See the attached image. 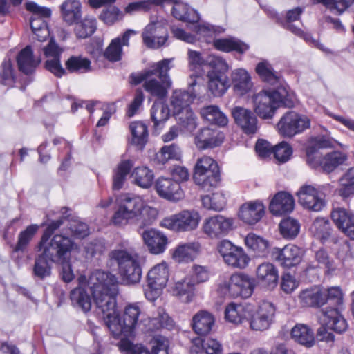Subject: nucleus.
Masks as SVG:
<instances>
[{
	"label": "nucleus",
	"instance_id": "27",
	"mask_svg": "<svg viewBox=\"0 0 354 354\" xmlns=\"http://www.w3.org/2000/svg\"><path fill=\"white\" fill-rule=\"evenodd\" d=\"M322 324L336 332L342 333L348 328V324L344 317L335 308H326L322 309L319 317Z\"/></svg>",
	"mask_w": 354,
	"mask_h": 354
},
{
	"label": "nucleus",
	"instance_id": "23",
	"mask_svg": "<svg viewBox=\"0 0 354 354\" xmlns=\"http://www.w3.org/2000/svg\"><path fill=\"white\" fill-rule=\"evenodd\" d=\"M63 223L62 219L53 221L50 222L45 232L42 234L41 239L39 242L41 246L44 245H54V241H57L60 247L63 246V250L68 252L71 248L75 247V243L68 236L63 235L62 234H56L52 238L51 235L53 232L58 229Z\"/></svg>",
	"mask_w": 354,
	"mask_h": 354
},
{
	"label": "nucleus",
	"instance_id": "60",
	"mask_svg": "<svg viewBox=\"0 0 354 354\" xmlns=\"http://www.w3.org/2000/svg\"><path fill=\"white\" fill-rule=\"evenodd\" d=\"M201 202L207 209L221 211L225 207L226 200L223 193L216 192L212 195L202 196Z\"/></svg>",
	"mask_w": 354,
	"mask_h": 354
},
{
	"label": "nucleus",
	"instance_id": "21",
	"mask_svg": "<svg viewBox=\"0 0 354 354\" xmlns=\"http://www.w3.org/2000/svg\"><path fill=\"white\" fill-rule=\"evenodd\" d=\"M330 217L337 227L354 241V214L345 207L333 206Z\"/></svg>",
	"mask_w": 354,
	"mask_h": 354
},
{
	"label": "nucleus",
	"instance_id": "5",
	"mask_svg": "<svg viewBox=\"0 0 354 354\" xmlns=\"http://www.w3.org/2000/svg\"><path fill=\"white\" fill-rule=\"evenodd\" d=\"M111 258L117 262L120 274L125 283L134 284L140 281L142 270L137 254L124 250H115L111 253Z\"/></svg>",
	"mask_w": 354,
	"mask_h": 354
},
{
	"label": "nucleus",
	"instance_id": "34",
	"mask_svg": "<svg viewBox=\"0 0 354 354\" xmlns=\"http://www.w3.org/2000/svg\"><path fill=\"white\" fill-rule=\"evenodd\" d=\"M250 315V304H236L231 303L225 307V318L229 322L241 324L248 322Z\"/></svg>",
	"mask_w": 354,
	"mask_h": 354
},
{
	"label": "nucleus",
	"instance_id": "16",
	"mask_svg": "<svg viewBox=\"0 0 354 354\" xmlns=\"http://www.w3.org/2000/svg\"><path fill=\"white\" fill-rule=\"evenodd\" d=\"M167 37V22L163 19L151 21L142 32L144 44L151 48H158L162 46Z\"/></svg>",
	"mask_w": 354,
	"mask_h": 354
},
{
	"label": "nucleus",
	"instance_id": "41",
	"mask_svg": "<svg viewBox=\"0 0 354 354\" xmlns=\"http://www.w3.org/2000/svg\"><path fill=\"white\" fill-rule=\"evenodd\" d=\"M158 215V211L156 208L145 205L142 201V204L140 205L136 218L133 223L138 225V233H141L142 229L152 225L157 219Z\"/></svg>",
	"mask_w": 354,
	"mask_h": 354
},
{
	"label": "nucleus",
	"instance_id": "48",
	"mask_svg": "<svg viewBox=\"0 0 354 354\" xmlns=\"http://www.w3.org/2000/svg\"><path fill=\"white\" fill-rule=\"evenodd\" d=\"M169 279V270L166 263H162L155 266L147 275L149 286L164 288Z\"/></svg>",
	"mask_w": 354,
	"mask_h": 354
},
{
	"label": "nucleus",
	"instance_id": "26",
	"mask_svg": "<svg viewBox=\"0 0 354 354\" xmlns=\"http://www.w3.org/2000/svg\"><path fill=\"white\" fill-rule=\"evenodd\" d=\"M232 115L235 123L245 133L254 134L257 131V119L251 110L241 106H235L232 109Z\"/></svg>",
	"mask_w": 354,
	"mask_h": 354
},
{
	"label": "nucleus",
	"instance_id": "31",
	"mask_svg": "<svg viewBox=\"0 0 354 354\" xmlns=\"http://www.w3.org/2000/svg\"><path fill=\"white\" fill-rule=\"evenodd\" d=\"M299 299L306 307H319L327 301L326 292L319 286L303 290L299 295Z\"/></svg>",
	"mask_w": 354,
	"mask_h": 354
},
{
	"label": "nucleus",
	"instance_id": "64",
	"mask_svg": "<svg viewBox=\"0 0 354 354\" xmlns=\"http://www.w3.org/2000/svg\"><path fill=\"white\" fill-rule=\"evenodd\" d=\"M180 156V147L176 144L165 145L156 154V160L161 164H165L170 159L178 160Z\"/></svg>",
	"mask_w": 354,
	"mask_h": 354
},
{
	"label": "nucleus",
	"instance_id": "3",
	"mask_svg": "<svg viewBox=\"0 0 354 354\" xmlns=\"http://www.w3.org/2000/svg\"><path fill=\"white\" fill-rule=\"evenodd\" d=\"M193 180L203 189L216 187L221 180L217 162L207 156L198 158L194 167Z\"/></svg>",
	"mask_w": 354,
	"mask_h": 354
},
{
	"label": "nucleus",
	"instance_id": "44",
	"mask_svg": "<svg viewBox=\"0 0 354 354\" xmlns=\"http://www.w3.org/2000/svg\"><path fill=\"white\" fill-rule=\"evenodd\" d=\"M17 61L19 69L25 74L32 73L40 62L39 59L34 58L32 50L29 46L20 51Z\"/></svg>",
	"mask_w": 354,
	"mask_h": 354
},
{
	"label": "nucleus",
	"instance_id": "12",
	"mask_svg": "<svg viewBox=\"0 0 354 354\" xmlns=\"http://www.w3.org/2000/svg\"><path fill=\"white\" fill-rule=\"evenodd\" d=\"M276 308L270 301H263L255 310L250 305V315L248 318L250 328L256 331H263L270 328L274 322Z\"/></svg>",
	"mask_w": 354,
	"mask_h": 354
},
{
	"label": "nucleus",
	"instance_id": "61",
	"mask_svg": "<svg viewBox=\"0 0 354 354\" xmlns=\"http://www.w3.org/2000/svg\"><path fill=\"white\" fill-rule=\"evenodd\" d=\"M132 142L138 146L143 147L148 140V130L145 124L141 122H133L130 124Z\"/></svg>",
	"mask_w": 354,
	"mask_h": 354
},
{
	"label": "nucleus",
	"instance_id": "2",
	"mask_svg": "<svg viewBox=\"0 0 354 354\" xmlns=\"http://www.w3.org/2000/svg\"><path fill=\"white\" fill-rule=\"evenodd\" d=\"M118 293V287L109 288L106 291L92 293L94 302L97 309L103 315L104 322L111 331L118 334L121 328L117 322L116 296Z\"/></svg>",
	"mask_w": 354,
	"mask_h": 354
},
{
	"label": "nucleus",
	"instance_id": "20",
	"mask_svg": "<svg viewBox=\"0 0 354 354\" xmlns=\"http://www.w3.org/2000/svg\"><path fill=\"white\" fill-rule=\"evenodd\" d=\"M223 133L215 129H200L194 136V143L199 150L213 149L220 146L224 140Z\"/></svg>",
	"mask_w": 354,
	"mask_h": 354
},
{
	"label": "nucleus",
	"instance_id": "30",
	"mask_svg": "<svg viewBox=\"0 0 354 354\" xmlns=\"http://www.w3.org/2000/svg\"><path fill=\"white\" fill-rule=\"evenodd\" d=\"M140 234L151 254H159L165 250L168 239L162 232L155 229H149Z\"/></svg>",
	"mask_w": 354,
	"mask_h": 354
},
{
	"label": "nucleus",
	"instance_id": "57",
	"mask_svg": "<svg viewBox=\"0 0 354 354\" xmlns=\"http://www.w3.org/2000/svg\"><path fill=\"white\" fill-rule=\"evenodd\" d=\"M75 33L77 37L80 39H84L92 34L96 30L97 21L95 17L91 16H86L80 22H75Z\"/></svg>",
	"mask_w": 354,
	"mask_h": 354
},
{
	"label": "nucleus",
	"instance_id": "1",
	"mask_svg": "<svg viewBox=\"0 0 354 354\" xmlns=\"http://www.w3.org/2000/svg\"><path fill=\"white\" fill-rule=\"evenodd\" d=\"M172 61V58L164 59L153 64L150 68L134 77V83L144 82L143 87L147 92L158 98L165 97L171 85L168 72Z\"/></svg>",
	"mask_w": 354,
	"mask_h": 354
},
{
	"label": "nucleus",
	"instance_id": "28",
	"mask_svg": "<svg viewBox=\"0 0 354 354\" xmlns=\"http://www.w3.org/2000/svg\"><path fill=\"white\" fill-rule=\"evenodd\" d=\"M201 245L192 241L179 243L171 252L172 259L177 263H187L193 261L201 253Z\"/></svg>",
	"mask_w": 354,
	"mask_h": 354
},
{
	"label": "nucleus",
	"instance_id": "58",
	"mask_svg": "<svg viewBox=\"0 0 354 354\" xmlns=\"http://www.w3.org/2000/svg\"><path fill=\"white\" fill-rule=\"evenodd\" d=\"M310 230L315 237L322 241L328 239L331 234L330 222L325 218H317L312 223Z\"/></svg>",
	"mask_w": 354,
	"mask_h": 354
},
{
	"label": "nucleus",
	"instance_id": "50",
	"mask_svg": "<svg viewBox=\"0 0 354 354\" xmlns=\"http://www.w3.org/2000/svg\"><path fill=\"white\" fill-rule=\"evenodd\" d=\"M133 183L142 187L149 188L151 186L154 179L153 171L145 166L136 167L131 173Z\"/></svg>",
	"mask_w": 354,
	"mask_h": 354
},
{
	"label": "nucleus",
	"instance_id": "33",
	"mask_svg": "<svg viewBox=\"0 0 354 354\" xmlns=\"http://www.w3.org/2000/svg\"><path fill=\"white\" fill-rule=\"evenodd\" d=\"M294 205V199L290 194L279 192L272 199L270 210L273 214L280 216L292 212Z\"/></svg>",
	"mask_w": 354,
	"mask_h": 354
},
{
	"label": "nucleus",
	"instance_id": "51",
	"mask_svg": "<svg viewBox=\"0 0 354 354\" xmlns=\"http://www.w3.org/2000/svg\"><path fill=\"white\" fill-rule=\"evenodd\" d=\"M66 70L69 73H85L91 71V62L81 55L71 56L65 62Z\"/></svg>",
	"mask_w": 354,
	"mask_h": 354
},
{
	"label": "nucleus",
	"instance_id": "45",
	"mask_svg": "<svg viewBox=\"0 0 354 354\" xmlns=\"http://www.w3.org/2000/svg\"><path fill=\"white\" fill-rule=\"evenodd\" d=\"M292 338L299 344L310 348L315 344L314 333L307 325L298 324L291 330Z\"/></svg>",
	"mask_w": 354,
	"mask_h": 354
},
{
	"label": "nucleus",
	"instance_id": "36",
	"mask_svg": "<svg viewBox=\"0 0 354 354\" xmlns=\"http://www.w3.org/2000/svg\"><path fill=\"white\" fill-rule=\"evenodd\" d=\"M62 19L69 25L77 22L82 16V3L80 0H64L59 6Z\"/></svg>",
	"mask_w": 354,
	"mask_h": 354
},
{
	"label": "nucleus",
	"instance_id": "14",
	"mask_svg": "<svg viewBox=\"0 0 354 354\" xmlns=\"http://www.w3.org/2000/svg\"><path fill=\"white\" fill-rule=\"evenodd\" d=\"M79 284H87L91 294L97 292L106 291L109 288L118 287V280L115 275L102 270H95L91 272L88 279L85 275L78 277Z\"/></svg>",
	"mask_w": 354,
	"mask_h": 354
},
{
	"label": "nucleus",
	"instance_id": "6",
	"mask_svg": "<svg viewBox=\"0 0 354 354\" xmlns=\"http://www.w3.org/2000/svg\"><path fill=\"white\" fill-rule=\"evenodd\" d=\"M286 92L283 88L263 90L254 96V109L261 118H271L274 115L276 104L285 102Z\"/></svg>",
	"mask_w": 354,
	"mask_h": 354
},
{
	"label": "nucleus",
	"instance_id": "43",
	"mask_svg": "<svg viewBox=\"0 0 354 354\" xmlns=\"http://www.w3.org/2000/svg\"><path fill=\"white\" fill-rule=\"evenodd\" d=\"M194 282L186 277L181 281L176 282L171 288L173 295L181 299L184 302H190L194 297Z\"/></svg>",
	"mask_w": 354,
	"mask_h": 354
},
{
	"label": "nucleus",
	"instance_id": "32",
	"mask_svg": "<svg viewBox=\"0 0 354 354\" xmlns=\"http://www.w3.org/2000/svg\"><path fill=\"white\" fill-rule=\"evenodd\" d=\"M257 278L262 286L268 289H273L278 283V270L270 263H261L257 267Z\"/></svg>",
	"mask_w": 354,
	"mask_h": 354
},
{
	"label": "nucleus",
	"instance_id": "37",
	"mask_svg": "<svg viewBox=\"0 0 354 354\" xmlns=\"http://www.w3.org/2000/svg\"><path fill=\"white\" fill-rule=\"evenodd\" d=\"M317 158L318 160L315 161L317 162V167L319 166L323 171L329 174L342 165L348 160V156L341 151H335L326 153L322 158Z\"/></svg>",
	"mask_w": 354,
	"mask_h": 354
},
{
	"label": "nucleus",
	"instance_id": "47",
	"mask_svg": "<svg viewBox=\"0 0 354 354\" xmlns=\"http://www.w3.org/2000/svg\"><path fill=\"white\" fill-rule=\"evenodd\" d=\"M245 243L248 249L256 257H264L268 252V241L254 233H250L246 236Z\"/></svg>",
	"mask_w": 354,
	"mask_h": 354
},
{
	"label": "nucleus",
	"instance_id": "10",
	"mask_svg": "<svg viewBox=\"0 0 354 354\" xmlns=\"http://www.w3.org/2000/svg\"><path fill=\"white\" fill-rule=\"evenodd\" d=\"M310 120L308 116L294 111L286 112L277 123V129L283 137L292 138L309 129Z\"/></svg>",
	"mask_w": 354,
	"mask_h": 354
},
{
	"label": "nucleus",
	"instance_id": "49",
	"mask_svg": "<svg viewBox=\"0 0 354 354\" xmlns=\"http://www.w3.org/2000/svg\"><path fill=\"white\" fill-rule=\"evenodd\" d=\"M200 114L208 122L218 126L224 127L228 122L227 116L215 105L203 107L201 109Z\"/></svg>",
	"mask_w": 354,
	"mask_h": 354
},
{
	"label": "nucleus",
	"instance_id": "40",
	"mask_svg": "<svg viewBox=\"0 0 354 354\" xmlns=\"http://www.w3.org/2000/svg\"><path fill=\"white\" fill-rule=\"evenodd\" d=\"M231 78L234 90L239 95H243L251 90L252 87L251 77L245 69L234 70L232 72Z\"/></svg>",
	"mask_w": 354,
	"mask_h": 354
},
{
	"label": "nucleus",
	"instance_id": "39",
	"mask_svg": "<svg viewBox=\"0 0 354 354\" xmlns=\"http://www.w3.org/2000/svg\"><path fill=\"white\" fill-rule=\"evenodd\" d=\"M214 317L209 312L200 310L192 318V328L200 335H207L214 324Z\"/></svg>",
	"mask_w": 354,
	"mask_h": 354
},
{
	"label": "nucleus",
	"instance_id": "56",
	"mask_svg": "<svg viewBox=\"0 0 354 354\" xmlns=\"http://www.w3.org/2000/svg\"><path fill=\"white\" fill-rule=\"evenodd\" d=\"M170 115V110L167 104L160 100L156 101L151 109V118L157 128L167 121Z\"/></svg>",
	"mask_w": 354,
	"mask_h": 354
},
{
	"label": "nucleus",
	"instance_id": "29",
	"mask_svg": "<svg viewBox=\"0 0 354 354\" xmlns=\"http://www.w3.org/2000/svg\"><path fill=\"white\" fill-rule=\"evenodd\" d=\"M140 315V309L136 304H130L126 306L123 314V322H121L119 317V313L117 310V322L121 328V331L118 334L111 333L113 336L118 337L121 334L127 335L131 333L138 324V318Z\"/></svg>",
	"mask_w": 354,
	"mask_h": 354
},
{
	"label": "nucleus",
	"instance_id": "53",
	"mask_svg": "<svg viewBox=\"0 0 354 354\" xmlns=\"http://www.w3.org/2000/svg\"><path fill=\"white\" fill-rule=\"evenodd\" d=\"M214 46L216 49L221 51L230 52L234 50L239 53H243L249 48L248 44L236 38L215 39Z\"/></svg>",
	"mask_w": 354,
	"mask_h": 354
},
{
	"label": "nucleus",
	"instance_id": "8",
	"mask_svg": "<svg viewBox=\"0 0 354 354\" xmlns=\"http://www.w3.org/2000/svg\"><path fill=\"white\" fill-rule=\"evenodd\" d=\"M25 7L32 14L30 17L32 32L37 37L38 41L46 40L49 36L47 20L51 16L50 9L40 6L33 1L26 2Z\"/></svg>",
	"mask_w": 354,
	"mask_h": 354
},
{
	"label": "nucleus",
	"instance_id": "62",
	"mask_svg": "<svg viewBox=\"0 0 354 354\" xmlns=\"http://www.w3.org/2000/svg\"><path fill=\"white\" fill-rule=\"evenodd\" d=\"M175 116L182 131L192 133L196 129V117L192 110L175 114Z\"/></svg>",
	"mask_w": 354,
	"mask_h": 354
},
{
	"label": "nucleus",
	"instance_id": "4",
	"mask_svg": "<svg viewBox=\"0 0 354 354\" xmlns=\"http://www.w3.org/2000/svg\"><path fill=\"white\" fill-rule=\"evenodd\" d=\"M54 245H43L38 243L37 250L40 252L35 259L33 267L34 274L39 279H44L50 275L51 266L50 262L56 263L62 262L65 259L66 251L62 247H59L57 241H54Z\"/></svg>",
	"mask_w": 354,
	"mask_h": 354
},
{
	"label": "nucleus",
	"instance_id": "24",
	"mask_svg": "<svg viewBox=\"0 0 354 354\" xmlns=\"http://www.w3.org/2000/svg\"><path fill=\"white\" fill-rule=\"evenodd\" d=\"M275 260L283 268H290L300 263L304 254L301 248L295 245H286L277 248L274 253Z\"/></svg>",
	"mask_w": 354,
	"mask_h": 354
},
{
	"label": "nucleus",
	"instance_id": "55",
	"mask_svg": "<svg viewBox=\"0 0 354 354\" xmlns=\"http://www.w3.org/2000/svg\"><path fill=\"white\" fill-rule=\"evenodd\" d=\"M172 15L178 20L192 24L198 22L200 18L195 10L189 8L184 3H176L172 8Z\"/></svg>",
	"mask_w": 354,
	"mask_h": 354
},
{
	"label": "nucleus",
	"instance_id": "15",
	"mask_svg": "<svg viewBox=\"0 0 354 354\" xmlns=\"http://www.w3.org/2000/svg\"><path fill=\"white\" fill-rule=\"evenodd\" d=\"M221 287L225 289V294L227 292L232 297L248 298L253 292L254 282L248 275L236 273L232 274L229 281Z\"/></svg>",
	"mask_w": 354,
	"mask_h": 354
},
{
	"label": "nucleus",
	"instance_id": "25",
	"mask_svg": "<svg viewBox=\"0 0 354 354\" xmlns=\"http://www.w3.org/2000/svg\"><path fill=\"white\" fill-rule=\"evenodd\" d=\"M337 141L330 137L326 131L325 134L312 136L308 142L306 148L307 162L312 167H317V162L315 155L319 149L335 147Z\"/></svg>",
	"mask_w": 354,
	"mask_h": 354
},
{
	"label": "nucleus",
	"instance_id": "42",
	"mask_svg": "<svg viewBox=\"0 0 354 354\" xmlns=\"http://www.w3.org/2000/svg\"><path fill=\"white\" fill-rule=\"evenodd\" d=\"M194 96L183 90H176L173 92L171 97V104L174 109V114L190 111V104L192 102Z\"/></svg>",
	"mask_w": 354,
	"mask_h": 354
},
{
	"label": "nucleus",
	"instance_id": "22",
	"mask_svg": "<svg viewBox=\"0 0 354 354\" xmlns=\"http://www.w3.org/2000/svg\"><path fill=\"white\" fill-rule=\"evenodd\" d=\"M155 188L161 198L169 201L177 202L184 197L180 185L171 178H158Z\"/></svg>",
	"mask_w": 354,
	"mask_h": 354
},
{
	"label": "nucleus",
	"instance_id": "38",
	"mask_svg": "<svg viewBox=\"0 0 354 354\" xmlns=\"http://www.w3.org/2000/svg\"><path fill=\"white\" fill-rule=\"evenodd\" d=\"M208 88L215 97L222 96L230 87L227 75L218 74L216 71H209L207 74Z\"/></svg>",
	"mask_w": 354,
	"mask_h": 354
},
{
	"label": "nucleus",
	"instance_id": "52",
	"mask_svg": "<svg viewBox=\"0 0 354 354\" xmlns=\"http://www.w3.org/2000/svg\"><path fill=\"white\" fill-rule=\"evenodd\" d=\"M73 306L80 308L83 312H88L92 306L90 295L82 287L80 286L73 289L70 295Z\"/></svg>",
	"mask_w": 354,
	"mask_h": 354
},
{
	"label": "nucleus",
	"instance_id": "18",
	"mask_svg": "<svg viewBox=\"0 0 354 354\" xmlns=\"http://www.w3.org/2000/svg\"><path fill=\"white\" fill-rule=\"evenodd\" d=\"M299 203L308 210L321 211L326 205L323 194L310 185H303L297 192Z\"/></svg>",
	"mask_w": 354,
	"mask_h": 354
},
{
	"label": "nucleus",
	"instance_id": "13",
	"mask_svg": "<svg viewBox=\"0 0 354 354\" xmlns=\"http://www.w3.org/2000/svg\"><path fill=\"white\" fill-rule=\"evenodd\" d=\"M151 353L142 345L133 344L127 339H122L118 344L124 354H168L169 340L161 335L154 336L149 342Z\"/></svg>",
	"mask_w": 354,
	"mask_h": 354
},
{
	"label": "nucleus",
	"instance_id": "19",
	"mask_svg": "<svg viewBox=\"0 0 354 354\" xmlns=\"http://www.w3.org/2000/svg\"><path fill=\"white\" fill-rule=\"evenodd\" d=\"M42 51L47 59L45 62L46 68L57 77L64 75L66 70L60 62V55L64 49L60 48L54 39H50L48 44L42 48Z\"/></svg>",
	"mask_w": 354,
	"mask_h": 354
},
{
	"label": "nucleus",
	"instance_id": "46",
	"mask_svg": "<svg viewBox=\"0 0 354 354\" xmlns=\"http://www.w3.org/2000/svg\"><path fill=\"white\" fill-rule=\"evenodd\" d=\"M201 349L203 350L206 354H222L223 351L220 342L212 338H207L203 340L201 338L194 339L191 347V352L198 354Z\"/></svg>",
	"mask_w": 354,
	"mask_h": 354
},
{
	"label": "nucleus",
	"instance_id": "54",
	"mask_svg": "<svg viewBox=\"0 0 354 354\" xmlns=\"http://www.w3.org/2000/svg\"><path fill=\"white\" fill-rule=\"evenodd\" d=\"M39 228L38 225L32 224L26 227L24 230L20 232L18 234L17 242L13 248V251L15 252H24L37 233Z\"/></svg>",
	"mask_w": 354,
	"mask_h": 354
},
{
	"label": "nucleus",
	"instance_id": "17",
	"mask_svg": "<svg viewBox=\"0 0 354 354\" xmlns=\"http://www.w3.org/2000/svg\"><path fill=\"white\" fill-rule=\"evenodd\" d=\"M234 220L221 214L209 217L204 221L203 230L211 239H219L226 236L233 230Z\"/></svg>",
	"mask_w": 354,
	"mask_h": 354
},
{
	"label": "nucleus",
	"instance_id": "9",
	"mask_svg": "<svg viewBox=\"0 0 354 354\" xmlns=\"http://www.w3.org/2000/svg\"><path fill=\"white\" fill-rule=\"evenodd\" d=\"M217 250L223 261L233 268L245 269L250 258L242 247L237 246L230 241L224 239L217 244Z\"/></svg>",
	"mask_w": 354,
	"mask_h": 354
},
{
	"label": "nucleus",
	"instance_id": "11",
	"mask_svg": "<svg viewBox=\"0 0 354 354\" xmlns=\"http://www.w3.org/2000/svg\"><path fill=\"white\" fill-rule=\"evenodd\" d=\"M201 217L194 210H183L163 218L160 225L176 232H188L195 230Z\"/></svg>",
	"mask_w": 354,
	"mask_h": 354
},
{
	"label": "nucleus",
	"instance_id": "35",
	"mask_svg": "<svg viewBox=\"0 0 354 354\" xmlns=\"http://www.w3.org/2000/svg\"><path fill=\"white\" fill-rule=\"evenodd\" d=\"M264 214V206L260 202H252L243 205L239 216L245 223L253 225L259 222Z\"/></svg>",
	"mask_w": 354,
	"mask_h": 354
},
{
	"label": "nucleus",
	"instance_id": "7",
	"mask_svg": "<svg viewBox=\"0 0 354 354\" xmlns=\"http://www.w3.org/2000/svg\"><path fill=\"white\" fill-rule=\"evenodd\" d=\"M141 204L142 200L136 196L122 195L118 201V208L112 216L111 222L116 226H125L133 223Z\"/></svg>",
	"mask_w": 354,
	"mask_h": 354
},
{
	"label": "nucleus",
	"instance_id": "59",
	"mask_svg": "<svg viewBox=\"0 0 354 354\" xmlns=\"http://www.w3.org/2000/svg\"><path fill=\"white\" fill-rule=\"evenodd\" d=\"M133 164L130 160H123L117 167L113 176V189H120L129 174Z\"/></svg>",
	"mask_w": 354,
	"mask_h": 354
},
{
	"label": "nucleus",
	"instance_id": "63",
	"mask_svg": "<svg viewBox=\"0 0 354 354\" xmlns=\"http://www.w3.org/2000/svg\"><path fill=\"white\" fill-rule=\"evenodd\" d=\"M302 12V8L299 7L289 10L286 15V23L284 26L286 28L290 30L296 35L304 37V39L308 41L310 39V35L305 34L300 28H297L292 24V22H294L299 19Z\"/></svg>",
	"mask_w": 354,
	"mask_h": 354
}]
</instances>
